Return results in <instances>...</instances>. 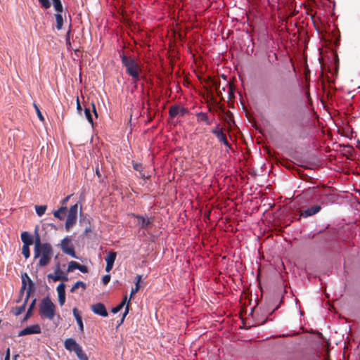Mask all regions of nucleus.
Wrapping results in <instances>:
<instances>
[{
    "label": "nucleus",
    "instance_id": "obj_1",
    "mask_svg": "<svg viewBox=\"0 0 360 360\" xmlns=\"http://www.w3.org/2000/svg\"><path fill=\"white\" fill-rule=\"evenodd\" d=\"M34 258L39 259L37 266L44 267L47 266L53 256V248L49 243L41 242L40 236L35 231Z\"/></svg>",
    "mask_w": 360,
    "mask_h": 360
},
{
    "label": "nucleus",
    "instance_id": "obj_2",
    "mask_svg": "<svg viewBox=\"0 0 360 360\" xmlns=\"http://www.w3.org/2000/svg\"><path fill=\"white\" fill-rule=\"evenodd\" d=\"M122 65L126 68V72L135 81H137L141 72V68L134 58L127 56L122 53L120 54Z\"/></svg>",
    "mask_w": 360,
    "mask_h": 360
},
{
    "label": "nucleus",
    "instance_id": "obj_3",
    "mask_svg": "<svg viewBox=\"0 0 360 360\" xmlns=\"http://www.w3.org/2000/svg\"><path fill=\"white\" fill-rule=\"evenodd\" d=\"M39 314L41 318L53 319L56 314V305L49 297L41 300L39 306Z\"/></svg>",
    "mask_w": 360,
    "mask_h": 360
},
{
    "label": "nucleus",
    "instance_id": "obj_4",
    "mask_svg": "<svg viewBox=\"0 0 360 360\" xmlns=\"http://www.w3.org/2000/svg\"><path fill=\"white\" fill-rule=\"evenodd\" d=\"M22 287L20 294H23L26 290V300H29L32 293L34 291V284L27 273H24L21 276Z\"/></svg>",
    "mask_w": 360,
    "mask_h": 360
},
{
    "label": "nucleus",
    "instance_id": "obj_5",
    "mask_svg": "<svg viewBox=\"0 0 360 360\" xmlns=\"http://www.w3.org/2000/svg\"><path fill=\"white\" fill-rule=\"evenodd\" d=\"M77 212L78 205L76 203L74 205H72L68 210L65 221V229L67 231H69L70 229L72 228L76 224L77 219Z\"/></svg>",
    "mask_w": 360,
    "mask_h": 360
},
{
    "label": "nucleus",
    "instance_id": "obj_6",
    "mask_svg": "<svg viewBox=\"0 0 360 360\" xmlns=\"http://www.w3.org/2000/svg\"><path fill=\"white\" fill-rule=\"evenodd\" d=\"M132 217L137 219V225L140 229H148L154 222V217L133 214Z\"/></svg>",
    "mask_w": 360,
    "mask_h": 360
},
{
    "label": "nucleus",
    "instance_id": "obj_7",
    "mask_svg": "<svg viewBox=\"0 0 360 360\" xmlns=\"http://www.w3.org/2000/svg\"><path fill=\"white\" fill-rule=\"evenodd\" d=\"M62 251L74 258H77L75 254L74 246L72 243L71 238L68 236L65 237L60 244Z\"/></svg>",
    "mask_w": 360,
    "mask_h": 360
},
{
    "label": "nucleus",
    "instance_id": "obj_8",
    "mask_svg": "<svg viewBox=\"0 0 360 360\" xmlns=\"http://www.w3.org/2000/svg\"><path fill=\"white\" fill-rule=\"evenodd\" d=\"M212 133L215 135L217 139L224 143L229 149L231 148V145L229 143L226 139V136L224 132V129L216 127L212 130Z\"/></svg>",
    "mask_w": 360,
    "mask_h": 360
},
{
    "label": "nucleus",
    "instance_id": "obj_9",
    "mask_svg": "<svg viewBox=\"0 0 360 360\" xmlns=\"http://www.w3.org/2000/svg\"><path fill=\"white\" fill-rule=\"evenodd\" d=\"M41 333V327L39 324H34L32 326H29L22 330H21L19 333L18 336H24L27 335H32V334H39Z\"/></svg>",
    "mask_w": 360,
    "mask_h": 360
},
{
    "label": "nucleus",
    "instance_id": "obj_10",
    "mask_svg": "<svg viewBox=\"0 0 360 360\" xmlns=\"http://www.w3.org/2000/svg\"><path fill=\"white\" fill-rule=\"evenodd\" d=\"M91 311L99 316L106 317L108 316V313L105 309V305L103 303L98 302L91 306Z\"/></svg>",
    "mask_w": 360,
    "mask_h": 360
},
{
    "label": "nucleus",
    "instance_id": "obj_11",
    "mask_svg": "<svg viewBox=\"0 0 360 360\" xmlns=\"http://www.w3.org/2000/svg\"><path fill=\"white\" fill-rule=\"evenodd\" d=\"M56 290L58 295L59 304L63 306L65 302V285L63 283H60Z\"/></svg>",
    "mask_w": 360,
    "mask_h": 360
},
{
    "label": "nucleus",
    "instance_id": "obj_12",
    "mask_svg": "<svg viewBox=\"0 0 360 360\" xmlns=\"http://www.w3.org/2000/svg\"><path fill=\"white\" fill-rule=\"evenodd\" d=\"M321 210V206L318 205L309 207L301 212V216L308 217L318 213Z\"/></svg>",
    "mask_w": 360,
    "mask_h": 360
},
{
    "label": "nucleus",
    "instance_id": "obj_13",
    "mask_svg": "<svg viewBox=\"0 0 360 360\" xmlns=\"http://www.w3.org/2000/svg\"><path fill=\"white\" fill-rule=\"evenodd\" d=\"M65 348L69 351L75 352L80 345L72 338H68L64 342Z\"/></svg>",
    "mask_w": 360,
    "mask_h": 360
},
{
    "label": "nucleus",
    "instance_id": "obj_14",
    "mask_svg": "<svg viewBox=\"0 0 360 360\" xmlns=\"http://www.w3.org/2000/svg\"><path fill=\"white\" fill-rule=\"evenodd\" d=\"M72 313H73V316L75 318V319L77 322V324L79 326V331L81 333H83L84 332V324H83L82 316H81L79 310L77 309V308H76V307L73 308Z\"/></svg>",
    "mask_w": 360,
    "mask_h": 360
},
{
    "label": "nucleus",
    "instance_id": "obj_15",
    "mask_svg": "<svg viewBox=\"0 0 360 360\" xmlns=\"http://www.w3.org/2000/svg\"><path fill=\"white\" fill-rule=\"evenodd\" d=\"M21 240L25 245H31L33 243L32 236L27 232L25 231L21 233Z\"/></svg>",
    "mask_w": 360,
    "mask_h": 360
},
{
    "label": "nucleus",
    "instance_id": "obj_16",
    "mask_svg": "<svg viewBox=\"0 0 360 360\" xmlns=\"http://www.w3.org/2000/svg\"><path fill=\"white\" fill-rule=\"evenodd\" d=\"M196 117H197V120L198 122H204L207 125H210L212 123V122L208 118L207 113H205V112H198L196 114Z\"/></svg>",
    "mask_w": 360,
    "mask_h": 360
},
{
    "label": "nucleus",
    "instance_id": "obj_17",
    "mask_svg": "<svg viewBox=\"0 0 360 360\" xmlns=\"http://www.w3.org/2000/svg\"><path fill=\"white\" fill-rule=\"evenodd\" d=\"M54 273V275L49 274L48 278L52 279L55 282L60 281L61 279V275L63 274V271L60 270L59 265H58Z\"/></svg>",
    "mask_w": 360,
    "mask_h": 360
},
{
    "label": "nucleus",
    "instance_id": "obj_18",
    "mask_svg": "<svg viewBox=\"0 0 360 360\" xmlns=\"http://www.w3.org/2000/svg\"><path fill=\"white\" fill-rule=\"evenodd\" d=\"M66 210L67 208L65 206H62L58 210L53 212V216L60 220H62L65 217Z\"/></svg>",
    "mask_w": 360,
    "mask_h": 360
},
{
    "label": "nucleus",
    "instance_id": "obj_19",
    "mask_svg": "<svg viewBox=\"0 0 360 360\" xmlns=\"http://www.w3.org/2000/svg\"><path fill=\"white\" fill-rule=\"evenodd\" d=\"M27 300H28L25 299L24 303L21 306L13 308L12 312L13 313V314H15V316H18L21 314L23 311H25Z\"/></svg>",
    "mask_w": 360,
    "mask_h": 360
},
{
    "label": "nucleus",
    "instance_id": "obj_20",
    "mask_svg": "<svg viewBox=\"0 0 360 360\" xmlns=\"http://www.w3.org/2000/svg\"><path fill=\"white\" fill-rule=\"evenodd\" d=\"M78 359L80 360H89L86 354L83 351L82 347L79 346L75 352Z\"/></svg>",
    "mask_w": 360,
    "mask_h": 360
},
{
    "label": "nucleus",
    "instance_id": "obj_21",
    "mask_svg": "<svg viewBox=\"0 0 360 360\" xmlns=\"http://www.w3.org/2000/svg\"><path fill=\"white\" fill-rule=\"evenodd\" d=\"M179 106L177 105H173L169 108V115L171 118H174L179 115Z\"/></svg>",
    "mask_w": 360,
    "mask_h": 360
},
{
    "label": "nucleus",
    "instance_id": "obj_22",
    "mask_svg": "<svg viewBox=\"0 0 360 360\" xmlns=\"http://www.w3.org/2000/svg\"><path fill=\"white\" fill-rule=\"evenodd\" d=\"M116 256L117 253L115 252H109L105 258L106 263L114 264Z\"/></svg>",
    "mask_w": 360,
    "mask_h": 360
},
{
    "label": "nucleus",
    "instance_id": "obj_23",
    "mask_svg": "<svg viewBox=\"0 0 360 360\" xmlns=\"http://www.w3.org/2000/svg\"><path fill=\"white\" fill-rule=\"evenodd\" d=\"M127 300V296L125 295L123 300L117 306H116L115 307H113L111 309V312L113 314L118 313L123 308V307L126 304Z\"/></svg>",
    "mask_w": 360,
    "mask_h": 360
},
{
    "label": "nucleus",
    "instance_id": "obj_24",
    "mask_svg": "<svg viewBox=\"0 0 360 360\" xmlns=\"http://www.w3.org/2000/svg\"><path fill=\"white\" fill-rule=\"evenodd\" d=\"M56 21V28L60 30L62 29L63 23V18L61 15V13H56L55 14Z\"/></svg>",
    "mask_w": 360,
    "mask_h": 360
},
{
    "label": "nucleus",
    "instance_id": "obj_25",
    "mask_svg": "<svg viewBox=\"0 0 360 360\" xmlns=\"http://www.w3.org/2000/svg\"><path fill=\"white\" fill-rule=\"evenodd\" d=\"M84 115H85V117H86V120H88V122L90 124H91L92 125H94V120H93V117L91 115V110L90 107L85 106Z\"/></svg>",
    "mask_w": 360,
    "mask_h": 360
},
{
    "label": "nucleus",
    "instance_id": "obj_26",
    "mask_svg": "<svg viewBox=\"0 0 360 360\" xmlns=\"http://www.w3.org/2000/svg\"><path fill=\"white\" fill-rule=\"evenodd\" d=\"M52 1H53V7H54L56 11L57 12V13H62L63 5L61 4L60 0H52Z\"/></svg>",
    "mask_w": 360,
    "mask_h": 360
},
{
    "label": "nucleus",
    "instance_id": "obj_27",
    "mask_svg": "<svg viewBox=\"0 0 360 360\" xmlns=\"http://www.w3.org/2000/svg\"><path fill=\"white\" fill-rule=\"evenodd\" d=\"M80 287H81V288H82L84 290H85V289H86V284H85L84 282H82V281H77V282L74 284V285L72 287V288L70 289V292H75V290H76L77 288H80Z\"/></svg>",
    "mask_w": 360,
    "mask_h": 360
},
{
    "label": "nucleus",
    "instance_id": "obj_28",
    "mask_svg": "<svg viewBox=\"0 0 360 360\" xmlns=\"http://www.w3.org/2000/svg\"><path fill=\"white\" fill-rule=\"evenodd\" d=\"M35 210L37 214L41 217L46 210V205H36L35 206Z\"/></svg>",
    "mask_w": 360,
    "mask_h": 360
},
{
    "label": "nucleus",
    "instance_id": "obj_29",
    "mask_svg": "<svg viewBox=\"0 0 360 360\" xmlns=\"http://www.w3.org/2000/svg\"><path fill=\"white\" fill-rule=\"evenodd\" d=\"M35 304H36V299H34L27 311L25 319H28L32 315V311L35 307Z\"/></svg>",
    "mask_w": 360,
    "mask_h": 360
},
{
    "label": "nucleus",
    "instance_id": "obj_30",
    "mask_svg": "<svg viewBox=\"0 0 360 360\" xmlns=\"http://www.w3.org/2000/svg\"><path fill=\"white\" fill-rule=\"evenodd\" d=\"M79 263L75 261H71L68 267V272H72L75 269H77L79 266Z\"/></svg>",
    "mask_w": 360,
    "mask_h": 360
},
{
    "label": "nucleus",
    "instance_id": "obj_31",
    "mask_svg": "<svg viewBox=\"0 0 360 360\" xmlns=\"http://www.w3.org/2000/svg\"><path fill=\"white\" fill-rule=\"evenodd\" d=\"M22 254L26 259L30 257V245H22Z\"/></svg>",
    "mask_w": 360,
    "mask_h": 360
},
{
    "label": "nucleus",
    "instance_id": "obj_32",
    "mask_svg": "<svg viewBox=\"0 0 360 360\" xmlns=\"http://www.w3.org/2000/svg\"><path fill=\"white\" fill-rule=\"evenodd\" d=\"M41 7L44 8H49L51 7V3L49 0H38Z\"/></svg>",
    "mask_w": 360,
    "mask_h": 360
},
{
    "label": "nucleus",
    "instance_id": "obj_33",
    "mask_svg": "<svg viewBox=\"0 0 360 360\" xmlns=\"http://www.w3.org/2000/svg\"><path fill=\"white\" fill-rule=\"evenodd\" d=\"M34 108L36 110V112L37 114V116H38L39 119L41 121H44V117L41 112L40 111L39 108H38V106L35 103H34Z\"/></svg>",
    "mask_w": 360,
    "mask_h": 360
},
{
    "label": "nucleus",
    "instance_id": "obj_34",
    "mask_svg": "<svg viewBox=\"0 0 360 360\" xmlns=\"http://www.w3.org/2000/svg\"><path fill=\"white\" fill-rule=\"evenodd\" d=\"M135 279H136V284H135V288H137V291H139V288H140V282L141 281V275H139L137 274L135 277Z\"/></svg>",
    "mask_w": 360,
    "mask_h": 360
},
{
    "label": "nucleus",
    "instance_id": "obj_35",
    "mask_svg": "<svg viewBox=\"0 0 360 360\" xmlns=\"http://www.w3.org/2000/svg\"><path fill=\"white\" fill-rule=\"evenodd\" d=\"M133 168L136 171L141 172L143 170V167L142 164L136 162L133 163Z\"/></svg>",
    "mask_w": 360,
    "mask_h": 360
},
{
    "label": "nucleus",
    "instance_id": "obj_36",
    "mask_svg": "<svg viewBox=\"0 0 360 360\" xmlns=\"http://www.w3.org/2000/svg\"><path fill=\"white\" fill-rule=\"evenodd\" d=\"M129 303H130V301L129 300V301L127 302V305H126L125 310H124V314H123L122 319V320H121V323H122V322H123V321H124V319L125 316H127V314L129 313Z\"/></svg>",
    "mask_w": 360,
    "mask_h": 360
},
{
    "label": "nucleus",
    "instance_id": "obj_37",
    "mask_svg": "<svg viewBox=\"0 0 360 360\" xmlns=\"http://www.w3.org/2000/svg\"><path fill=\"white\" fill-rule=\"evenodd\" d=\"M110 281V276L107 274L103 276L102 282L104 285H107Z\"/></svg>",
    "mask_w": 360,
    "mask_h": 360
},
{
    "label": "nucleus",
    "instance_id": "obj_38",
    "mask_svg": "<svg viewBox=\"0 0 360 360\" xmlns=\"http://www.w3.org/2000/svg\"><path fill=\"white\" fill-rule=\"evenodd\" d=\"M179 115H181V116H184L185 115L188 113V109L183 108V107H181V108L179 107Z\"/></svg>",
    "mask_w": 360,
    "mask_h": 360
},
{
    "label": "nucleus",
    "instance_id": "obj_39",
    "mask_svg": "<svg viewBox=\"0 0 360 360\" xmlns=\"http://www.w3.org/2000/svg\"><path fill=\"white\" fill-rule=\"evenodd\" d=\"M82 273H87L88 272V267L85 265L79 264L78 269Z\"/></svg>",
    "mask_w": 360,
    "mask_h": 360
},
{
    "label": "nucleus",
    "instance_id": "obj_40",
    "mask_svg": "<svg viewBox=\"0 0 360 360\" xmlns=\"http://www.w3.org/2000/svg\"><path fill=\"white\" fill-rule=\"evenodd\" d=\"M91 112H94L95 117L97 118L98 117V113H97V111H96V106H95V104L94 103H91Z\"/></svg>",
    "mask_w": 360,
    "mask_h": 360
},
{
    "label": "nucleus",
    "instance_id": "obj_41",
    "mask_svg": "<svg viewBox=\"0 0 360 360\" xmlns=\"http://www.w3.org/2000/svg\"><path fill=\"white\" fill-rule=\"evenodd\" d=\"M77 110L79 113H80L82 110V105H81V104L79 103V97H77Z\"/></svg>",
    "mask_w": 360,
    "mask_h": 360
},
{
    "label": "nucleus",
    "instance_id": "obj_42",
    "mask_svg": "<svg viewBox=\"0 0 360 360\" xmlns=\"http://www.w3.org/2000/svg\"><path fill=\"white\" fill-rule=\"evenodd\" d=\"M10 357H11V350H10V348L8 347L6 351V354H5L4 359L10 360Z\"/></svg>",
    "mask_w": 360,
    "mask_h": 360
},
{
    "label": "nucleus",
    "instance_id": "obj_43",
    "mask_svg": "<svg viewBox=\"0 0 360 360\" xmlns=\"http://www.w3.org/2000/svg\"><path fill=\"white\" fill-rule=\"evenodd\" d=\"M112 267H113V264L106 263L105 271L107 272H109L110 271L112 270Z\"/></svg>",
    "mask_w": 360,
    "mask_h": 360
},
{
    "label": "nucleus",
    "instance_id": "obj_44",
    "mask_svg": "<svg viewBox=\"0 0 360 360\" xmlns=\"http://www.w3.org/2000/svg\"><path fill=\"white\" fill-rule=\"evenodd\" d=\"M70 198V195H68L67 197H65L62 201H61V203L63 205V206H65V204L68 202V201L69 200Z\"/></svg>",
    "mask_w": 360,
    "mask_h": 360
},
{
    "label": "nucleus",
    "instance_id": "obj_45",
    "mask_svg": "<svg viewBox=\"0 0 360 360\" xmlns=\"http://www.w3.org/2000/svg\"><path fill=\"white\" fill-rule=\"evenodd\" d=\"M137 288H132L130 293V297H131L134 295L137 292Z\"/></svg>",
    "mask_w": 360,
    "mask_h": 360
},
{
    "label": "nucleus",
    "instance_id": "obj_46",
    "mask_svg": "<svg viewBox=\"0 0 360 360\" xmlns=\"http://www.w3.org/2000/svg\"><path fill=\"white\" fill-rule=\"evenodd\" d=\"M60 280L63 281H67L68 280L67 275H65L63 272V274L61 275Z\"/></svg>",
    "mask_w": 360,
    "mask_h": 360
},
{
    "label": "nucleus",
    "instance_id": "obj_47",
    "mask_svg": "<svg viewBox=\"0 0 360 360\" xmlns=\"http://www.w3.org/2000/svg\"><path fill=\"white\" fill-rule=\"evenodd\" d=\"M70 33H71V30H69V31L66 34V39H65L66 41H70Z\"/></svg>",
    "mask_w": 360,
    "mask_h": 360
},
{
    "label": "nucleus",
    "instance_id": "obj_48",
    "mask_svg": "<svg viewBox=\"0 0 360 360\" xmlns=\"http://www.w3.org/2000/svg\"><path fill=\"white\" fill-rule=\"evenodd\" d=\"M228 85H229V91H230L229 92L230 94H233V86L231 85L229 83L228 84Z\"/></svg>",
    "mask_w": 360,
    "mask_h": 360
},
{
    "label": "nucleus",
    "instance_id": "obj_49",
    "mask_svg": "<svg viewBox=\"0 0 360 360\" xmlns=\"http://www.w3.org/2000/svg\"><path fill=\"white\" fill-rule=\"evenodd\" d=\"M19 357V354H15L13 356V360H17V359Z\"/></svg>",
    "mask_w": 360,
    "mask_h": 360
},
{
    "label": "nucleus",
    "instance_id": "obj_50",
    "mask_svg": "<svg viewBox=\"0 0 360 360\" xmlns=\"http://www.w3.org/2000/svg\"><path fill=\"white\" fill-rule=\"evenodd\" d=\"M96 174L98 175V176H101V174H100V172H99V171H98V168L96 169Z\"/></svg>",
    "mask_w": 360,
    "mask_h": 360
},
{
    "label": "nucleus",
    "instance_id": "obj_51",
    "mask_svg": "<svg viewBox=\"0 0 360 360\" xmlns=\"http://www.w3.org/2000/svg\"><path fill=\"white\" fill-rule=\"evenodd\" d=\"M66 44L67 45H70V41H66Z\"/></svg>",
    "mask_w": 360,
    "mask_h": 360
},
{
    "label": "nucleus",
    "instance_id": "obj_52",
    "mask_svg": "<svg viewBox=\"0 0 360 360\" xmlns=\"http://www.w3.org/2000/svg\"><path fill=\"white\" fill-rule=\"evenodd\" d=\"M217 94H218V96H220V95L221 94V91H217Z\"/></svg>",
    "mask_w": 360,
    "mask_h": 360
}]
</instances>
